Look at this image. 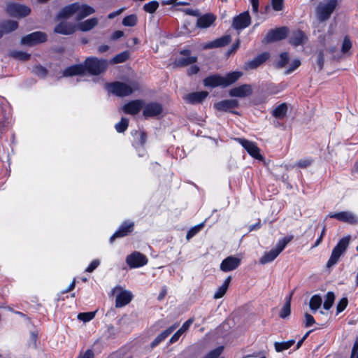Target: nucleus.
<instances>
[{
	"label": "nucleus",
	"instance_id": "1",
	"mask_svg": "<svg viewBox=\"0 0 358 358\" xmlns=\"http://www.w3.org/2000/svg\"><path fill=\"white\" fill-rule=\"evenodd\" d=\"M242 76L243 73L241 71H233L224 76L215 74L205 78L203 84L206 87H216L220 86L227 87L237 81Z\"/></svg>",
	"mask_w": 358,
	"mask_h": 358
},
{
	"label": "nucleus",
	"instance_id": "2",
	"mask_svg": "<svg viewBox=\"0 0 358 358\" xmlns=\"http://www.w3.org/2000/svg\"><path fill=\"white\" fill-rule=\"evenodd\" d=\"M108 92L117 96L123 97L130 95L134 91L138 89V83L131 82L129 83L122 82H114L106 85Z\"/></svg>",
	"mask_w": 358,
	"mask_h": 358
},
{
	"label": "nucleus",
	"instance_id": "3",
	"mask_svg": "<svg viewBox=\"0 0 358 358\" xmlns=\"http://www.w3.org/2000/svg\"><path fill=\"white\" fill-rule=\"evenodd\" d=\"M350 236L343 237L333 248L330 257L327 262V267L331 268L336 265L346 252L350 242Z\"/></svg>",
	"mask_w": 358,
	"mask_h": 358
},
{
	"label": "nucleus",
	"instance_id": "4",
	"mask_svg": "<svg viewBox=\"0 0 358 358\" xmlns=\"http://www.w3.org/2000/svg\"><path fill=\"white\" fill-rule=\"evenodd\" d=\"M292 236H289L285 237L279 240L275 248L272 249L269 252H265L264 255L260 258V264H266L273 261L285 249L286 245L292 241Z\"/></svg>",
	"mask_w": 358,
	"mask_h": 358
},
{
	"label": "nucleus",
	"instance_id": "5",
	"mask_svg": "<svg viewBox=\"0 0 358 358\" xmlns=\"http://www.w3.org/2000/svg\"><path fill=\"white\" fill-rule=\"evenodd\" d=\"M337 3V0H323L321 1L316 8V15L318 20L321 22L327 20L334 11Z\"/></svg>",
	"mask_w": 358,
	"mask_h": 358
},
{
	"label": "nucleus",
	"instance_id": "6",
	"mask_svg": "<svg viewBox=\"0 0 358 358\" xmlns=\"http://www.w3.org/2000/svg\"><path fill=\"white\" fill-rule=\"evenodd\" d=\"M111 294L115 296V307L122 308L129 304L134 298L132 292L120 285L115 286Z\"/></svg>",
	"mask_w": 358,
	"mask_h": 358
},
{
	"label": "nucleus",
	"instance_id": "7",
	"mask_svg": "<svg viewBox=\"0 0 358 358\" xmlns=\"http://www.w3.org/2000/svg\"><path fill=\"white\" fill-rule=\"evenodd\" d=\"M108 66V62L106 59L96 57H88L85 62V70L93 75H99L103 72Z\"/></svg>",
	"mask_w": 358,
	"mask_h": 358
},
{
	"label": "nucleus",
	"instance_id": "8",
	"mask_svg": "<svg viewBox=\"0 0 358 358\" xmlns=\"http://www.w3.org/2000/svg\"><path fill=\"white\" fill-rule=\"evenodd\" d=\"M235 140L243 147L251 157L258 160L263 159V157L260 154V150L256 143L241 138H237Z\"/></svg>",
	"mask_w": 358,
	"mask_h": 358
},
{
	"label": "nucleus",
	"instance_id": "9",
	"mask_svg": "<svg viewBox=\"0 0 358 358\" xmlns=\"http://www.w3.org/2000/svg\"><path fill=\"white\" fill-rule=\"evenodd\" d=\"M47 40V35L42 31H35L23 36L21 39V44L28 46H33L43 43Z\"/></svg>",
	"mask_w": 358,
	"mask_h": 358
},
{
	"label": "nucleus",
	"instance_id": "10",
	"mask_svg": "<svg viewBox=\"0 0 358 358\" xmlns=\"http://www.w3.org/2000/svg\"><path fill=\"white\" fill-rule=\"evenodd\" d=\"M329 218H335L338 221L350 224H358V216L350 211H342L338 213H329L327 215Z\"/></svg>",
	"mask_w": 358,
	"mask_h": 358
},
{
	"label": "nucleus",
	"instance_id": "11",
	"mask_svg": "<svg viewBox=\"0 0 358 358\" xmlns=\"http://www.w3.org/2000/svg\"><path fill=\"white\" fill-rule=\"evenodd\" d=\"M7 12L13 17H24L30 13L31 9L25 5L12 3L7 6Z\"/></svg>",
	"mask_w": 358,
	"mask_h": 358
},
{
	"label": "nucleus",
	"instance_id": "12",
	"mask_svg": "<svg viewBox=\"0 0 358 358\" xmlns=\"http://www.w3.org/2000/svg\"><path fill=\"white\" fill-rule=\"evenodd\" d=\"M288 29L287 27H282L271 29L264 38V42L271 43L280 41L286 38Z\"/></svg>",
	"mask_w": 358,
	"mask_h": 358
},
{
	"label": "nucleus",
	"instance_id": "13",
	"mask_svg": "<svg viewBox=\"0 0 358 358\" xmlns=\"http://www.w3.org/2000/svg\"><path fill=\"white\" fill-rule=\"evenodd\" d=\"M74 6L76 20L78 21L87 17L95 12L94 8L85 3L76 2L74 3Z\"/></svg>",
	"mask_w": 358,
	"mask_h": 358
},
{
	"label": "nucleus",
	"instance_id": "14",
	"mask_svg": "<svg viewBox=\"0 0 358 358\" xmlns=\"http://www.w3.org/2000/svg\"><path fill=\"white\" fill-rule=\"evenodd\" d=\"M126 262L131 268H138L145 265L148 259L143 254L134 252L127 256Z\"/></svg>",
	"mask_w": 358,
	"mask_h": 358
},
{
	"label": "nucleus",
	"instance_id": "15",
	"mask_svg": "<svg viewBox=\"0 0 358 358\" xmlns=\"http://www.w3.org/2000/svg\"><path fill=\"white\" fill-rule=\"evenodd\" d=\"M251 22V18L248 11L243 12L235 17L232 26L236 29H243L248 27Z\"/></svg>",
	"mask_w": 358,
	"mask_h": 358
},
{
	"label": "nucleus",
	"instance_id": "16",
	"mask_svg": "<svg viewBox=\"0 0 358 358\" xmlns=\"http://www.w3.org/2000/svg\"><path fill=\"white\" fill-rule=\"evenodd\" d=\"M241 262V259L240 258L229 256L222 262L220 269L224 272L234 271L239 266Z\"/></svg>",
	"mask_w": 358,
	"mask_h": 358
},
{
	"label": "nucleus",
	"instance_id": "17",
	"mask_svg": "<svg viewBox=\"0 0 358 358\" xmlns=\"http://www.w3.org/2000/svg\"><path fill=\"white\" fill-rule=\"evenodd\" d=\"M134 224L133 222L125 221L124 222L118 230L110 237V241L113 243L117 238L124 237L127 236L134 229Z\"/></svg>",
	"mask_w": 358,
	"mask_h": 358
},
{
	"label": "nucleus",
	"instance_id": "18",
	"mask_svg": "<svg viewBox=\"0 0 358 358\" xmlns=\"http://www.w3.org/2000/svg\"><path fill=\"white\" fill-rule=\"evenodd\" d=\"M180 54L182 55L184 57H181L176 59L174 63L173 66L176 67H182V66H186L187 65L194 64L196 62V57H190V51L189 50H184L180 52Z\"/></svg>",
	"mask_w": 358,
	"mask_h": 358
},
{
	"label": "nucleus",
	"instance_id": "19",
	"mask_svg": "<svg viewBox=\"0 0 358 358\" xmlns=\"http://www.w3.org/2000/svg\"><path fill=\"white\" fill-rule=\"evenodd\" d=\"M216 16L213 13H206L199 15L196 23V27L199 29L210 27L215 21Z\"/></svg>",
	"mask_w": 358,
	"mask_h": 358
},
{
	"label": "nucleus",
	"instance_id": "20",
	"mask_svg": "<svg viewBox=\"0 0 358 358\" xmlns=\"http://www.w3.org/2000/svg\"><path fill=\"white\" fill-rule=\"evenodd\" d=\"M229 94L231 96L245 97L252 94V87L250 85L244 84L231 89Z\"/></svg>",
	"mask_w": 358,
	"mask_h": 358
},
{
	"label": "nucleus",
	"instance_id": "21",
	"mask_svg": "<svg viewBox=\"0 0 358 358\" xmlns=\"http://www.w3.org/2000/svg\"><path fill=\"white\" fill-rule=\"evenodd\" d=\"M144 103L142 100H134L122 107V110L124 113L130 115L137 114L143 108Z\"/></svg>",
	"mask_w": 358,
	"mask_h": 358
},
{
	"label": "nucleus",
	"instance_id": "22",
	"mask_svg": "<svg viewBox=\"0 0 358 358\" xmlns=\"http://www.w3.org/2000/svg\"><path fill=\"white\" fill-rule=\"evenodd\" d=\"M162 112V106L159 103H150L145 106L143 115L146 117L159 115Z\"/></svg>",
	"mask_w": 358,
	"mask_h": 358
},
{
	"label": "nucleus",
	"instance_id": "23",
	"mask_svg": "<svg viewBox=\"0 0 358 358\" xmlns=\"http://www.w3.org/2000/svg\"><path fill=\"white\" fill-rule=\"evenodd\" d=\"M207 92H197L187 94L184 96L183 99L189 103H197L201 102L208 96Z\"/></svg>",
	"mask_w": 358,
	"mask_h": 358
},
{
	"label": "nucleus",
	"instance_id": "24",
	"mask_svg": "<svg viewBox=\"0 0 358 358\" xmlns=\"http://www.w3.org/2000/svg\"><path fill=\"white\" fill-rule=\"evenodd\" d=\"M76 30L75 26L70 22H61L55 27V32L64 35L73 34Z\"/></svg>",
	"mask_w": 358,
	"mask_h": 358
},
{
	"label": "nucleus",
	"instance_id": "25",
	"mask_svg": "<svg viewBox=\"0 0 358 358\" xmlns=\"http://www.w3.org/2000/svg\"><path fill=\"white\" fill-rule=\"evenodd\" d=\"M269 58V53L263 52L245 64L246 69H254L259 66Z\"/></svg>",
	"mask_w": 358,
	"mask_h": 358
},
{
	"label": "nucleus",
	"instance_id": "26",
	"mask_svg": "<svg viewBox=\"0 0 358 358\" xmlns=\"http://www.w3.org/2000/svg\"><path fill=\"white\" fill-rule=\"evenodd\" d=\"M231 41V36L229 35H225L220 38H218L213 41L206 43L204 45V48L210 49L215 48L224 47L229 44Z\"/></svg>",
	"mask_w": 358,
	"mask_h": 358
},
{
	"label": "nucleus",
	"instance_id": "27",
	"mask_svg": "<svg viewBox=\"0 0 358 358\" xmlns=\"http://www.w3.org/2000/svg\"><path fill=\"white\" fill-rule=\"evenodd\" d=\"M306 36L301 30L293 31L290 36V43L294 46L303 45L306 42Z\"/></svg>",
	"mask_w": 358,
	"mask_h": 358
},
{
	"label": "nucleus",
	"instance_id": "28",
	"mask_svg": "<svg viewBox=\"0 0 358 358\" xmlns=\"http://www.w3.org/2000/svg\"><path fill=\"white\" fill-rule=\"evenodd\" d=\"M238 101L235 99H228L219 101L215 104L217 110L227 111L231 108L237 107Z\"/></svg>",
	"mask_w": 358,
	"mask_h": 358
},
{
	"label": "nucleus",
	"instance_id": "29",
	"mask_svg": "<svg viewBox=\"0 0 358 358\" xmlns=\"http://www.w3.org/2000/svg\"><path fill=\"white\" fill-rule=\"evenodd\" d=\"M85 73V67L82 64H77L69 66L63 71V76L69 77L80 75Z\"/></svg>",
	"mask_w": 358,
	"mask_h": 358
},
{
	"label": "nucleus",
	"instance_id": "30",
	"mask_svg": "<svg viewBox=\"0 0 358 358\" xmlns=\"http://www.w3.org/2000/svg\"><path fill=\"white\" fill-rule=\"evenodd\" d=\"M98 19L92 17L80 22L78 24V29L82 31H88L98 24Z\"/></svg>",
	"mask_w": 358,
	"mask_h": 358
},
{
	"label": "nucleus",
	"instance_id": "31",
	"mask_svg": "<svg viewBox=\"0 0 358 358\" xmlns=\"http://www.w3.org/2000/svg\"><path fill=\"white\" fill-rule=\"evenodd\" d=\"M193 322L192 319L187 320L182 326L172 336L170 339V343H173L176 342L179 338L189 328Z\"/></svg>",
	"mask_w": 358,
	"mask_h": 358
},
{
	"label": "nucleus",
	"instance_id": "32",
	"mask_svg": "<svg viewBox=\"0 0 358 358\" xmlns=\"http://www.w3.org/2000/svg\"><path fill=\"white\" fill-rule=\"evenodd\" d=\"M74 7V3L65 6L58 13L57 18L59 20L75 15Z\"/></svg>",
	"mask_w": 358,
	"mask_h": 358
},
{
	"label": "nucleus",
	"instance_id": "33",
	"mask_svg": "<svg viewBox=\"0 0 358 358\" xmlns=\"http://www.w3.org/2000/svg\"><path fill=\"white\" fill-rule=\"evenodd\" d=\"M287 108L288 107L287 103H282L278 106L275 109H273L271 112V114L275 118L282 119L287 114Z\"/></svg>",
	"mask_w": 358,
	"mask_h": 358
},
{
	"label": "nucleus",
	"instance_id": "34",
	"mask_svg": "<svg viewBox=\"0 0 358 358\" xmlns=\"http://www.w3.org/2000/svg\"><path fill=\"white\" fill-rule=\"evenodd\" d=\"M231 278L230 276L227 277L223 284L217 288L216 292L214 294V299H218L222 298L227 291L229 283L231 282Z\"/></svg>",
	"mask_w": 358,
	"mask_h": 358
},
{
	"label": "nucleus",
	"instance_id": "35",
	"mask_svg": "<svg viewBox=\"0 0 358 358\" xmlns=\"http://www.w3.org/2000/svg\"><path fill=\"white\" fill-rule=\"evenodd\" d=\"M295 343L294 340H289L284 342H275L274 343L275 350L277 352H282L291 348Z\"/></svg>",
	"mask_w": 358,
	"mask_h": 358
},
{
	"label": "nucleus",
	"instance_id": "36",
	"mask_svg": "<svg viewBox=\"0 0 358 358\" xmlns=\"http://www.w3.org/2000/svg\"><path fill=\"white\" fill-rule=\"evenodd\" d=\"M293 292H292L286 298V301L280 311V316L282 318H285L290 314V303L292 296Z\"/></svg>",
	"mask_w": 358,
	"mask_h": 358
},
{
	"label": "nucleus",
	"instance_id": "37",
	"mask_svg": "<svg viewBox=\"0 0 358 358\" xmlns=\"http://www.w3.org/2000/svg\"><path fill=\"white\" fill-rule=\"evenodd\" d=\"M17 22L14 20H7L3 22L1 25V28L5 33H9L17 28Z\"/></svg>",
	"mask_w": 358,
	"mask_h": 358
},
{
	"label": "nucleus",
	"instance_id": "38",
	"mask_svg": "<svg viewBox=\"0 0 358 358\" xmlns=\"http://www.w3.org/2000/svg\"><path fill=\"white\" fill-rule=\"evenodd\" d=\"M322 298L319 295H314L310 300V308L315 312L322 305Z\"/></svg>",
	"mask_w": 358,
	"mask_h": 358
},
{
	"label": "nucleus",
	"instance_id": "39",
	"mask_svg": "<svg viewBox=\"0 0 358 358\" xmlns=\"http://www.w3.org/2000/svg\"><path fill=\"white\" fill-rule=\"evenodd\" d=\"M138 17L135 14L126 16L122 20V24L125 27H134L137 23Z\"/></svg>",
	"mask_w": 358,
	"mask_h": 358
},
{
	"label": "nucleus",
	"instance_id": "40",
	"mask_svg": "<svg viewBox=\"0 0 358 358\" xmlns=\"http://www.w3.org/2000/svg\"><path fill=\"white\" fill-rule=\"evenodd\" d=\"M335 300V295L333 292H329L325 296V300L323 304V307L326 310H329L331 308Z\"/></svg>",
	"mask_w": 358,
	"mask_h": 358
},
{
	"label": "nucleus",
	"instance_id": "41",
	"mask_svg": "<svg viewBox=\"0 0 358 358\" xmlns=\"http://www.w3.org/2000/svg\"><path fill=\"white\" fill-rule=\"evenodd\" d=\"M10 55L12 57L22 61H27L30 58L29 54L22 51H13Z\"/></svg>",
	"mask_w": 358,
	"mask_h": 358
},
{
	"label": "nucleus",
	"instance_id": "42",
	"mask_svg": "<svg viewBox=\"0 0 358 358\" xmlns=\"http://www.w3.org/2000/svg\"><path fill=\"white\" fill-rule=\"evenodd\" d=\"M129 54L128 51H124L120 54H117L112 59L113 64H119L125 62L129 58Z\"/></svg>",
	"mask_w": 358,
	"mask_h": 358
},
{
	"label": "nucleus",
	"instance_id": "43",
	"mask_svg": "<svg viewBox=\"0 0 358 358\" xmlns=\"http://www.w3.org/2000/svg\"><path fill=\"white\" fill-rule=\"evenodd\" d=\"M159 7V3L157 1H152L143 6V10L148 13H153Z\"/></svg>",
	"mask_w": 358,
	"mask_h": 358
},
{
	"label": "nucleus",
	"instance_id": "44",
	"mask_svg": "<svg viewBox=\"0 0 358 358\" xmlns=\"http://www.w3.org/2000/svg\"><path fill=\"white\" fill-rule=\"evenodd\" d=\"M128 124L129 120L125 117H122L120 122L115 125V128L117 132H124L127 129Z\"/></svg>",
	"mask_w": 358,
	"mask_h": 358
},
{
	"label": "nucleus",
	"instance_id": "45",
	"mask_svg": "<svg viewBox=\"0 0 358 358\" xmlns=\"http://www.w3.org/2000/svg\"><path fill=\"white\" fill-rule=\"evenodd\" d=\"M95 316V312L81 313L78 315V318L85 322L92 320Z\"/></svg>",
	"mask_w": 358,
	"mask_h": 358
},
{
	"label": "nucleus",
	"instance_id": "46",
	"mask_svg": "<svg viewBox=\"0 0 358 358\" xmlns=\"http://www.w3.org/2000/svg\"><path fill=\"white\" fill-rule=\"evenodd\" d=\"M203 227V224H199L196 226L192 227L190 230L188 231L186 238L187 240L191 239L193 236H194Z\"/></svg>",
	"mask_w": 358,
	"mask_h": 358
},
{
	"label": "nucleus",
	"instance_id": "47",
	"mask_svg": "<svg viewBox=\"0 0 358 358\" xmlns=\"http://www.w3.org/2000/svg\"><path fill=\"white\" fill-rule=\"evenodd\" d=\"M222 351L223 347L217 348L211 350L209 353H208L204 358H220V356Z\"/></svg>",
	"mask_w": 358,
	"mask_h": 358
},
{
	"label": "nucleus",
	"instance_id": "48",
	"mask_svg": "<svg viewBox=\"0 0 358 358\" xmlns=\"http://www.w3.org/2000/svg\"><path fill=\"white\" fill-rule=\"evenodd\" d=\"M352 48V42L348 36L343 39L341 51L343 54H346Z\"/></svg>",
	"mask_w": 358,
	"mask_h": 358
},
{
	"label": "nucleus",
	"instance_id": "49",
	"mask_svg": "<svg viewBox=\"0 0 358 358\" xmlns=\"http://www.w3.org/2000/svg\"><path fill=\"white\" fill-rule=\"evenodd\" d=\"M289 60V55L287 52H282L280 55L279 60L277 63L278 67L282 68L285 66Z\"/></svg>",
	"mask_w": 358,
	"mask_h": 358
},
{
	"label": "nucleus",
	"instance_id": "50",
	"mask_svg": "<svg viewBox=\"0 0 358 358\" xmlns=\"http://www.w3.org/2000/svg\"><path fill=\"white\" fill-rule=\"evenodd\" d=\"M271 3L273 9L275 11H280L284 7L283 0H271Z\"/></svg>",
	"mask_w": 358,
	"mask_h": 358
},
{
	"label": "nucleus",
	"instance_id": "51",
	"mask_svg": "<svg viewBox=\"0 0 358 358\" xmlns=\"http://www.w3.org/2000/svg\"><path fill=\"white\" fill-rule=\"evenodd\" d=\"M312 160L310 158L301 159L295 164L294 166L304 169L310 166Z\"/></svg>",
	"mask_w": 358,
	"mask_h": 358
},
{
	"label": "nucleus",
	"instance_id": "52",
	"mask_svg": "<svg viewBox=\"0 0 358 358\" xmlns=\"http://www.w3.org/2000/svg\"><path fill=\"white\" fill-rule=\"evenodd\" d=\"M178 327V324H175L172 325L171 327H169L167 329L164 331L162 333H161L158 336L161 338V340L162 341L168 336H169Z\"/></svg>",
	"mask_w": 358,
	"mask_h": 358
},
{
	"label": "nucleus",
	"instance_id": "53",
	"mask_svg": "<svg viewBox=\"0 0 358 358\" xmlns=\"http://www.w3.org/2000/svg\"><path fill=\"white\" fill-rule=\"evenodd\" d=\"M33 71L36 75L42 78L45 77L47 74V70L41 66H35Z\"/></svg>",
	"mask_w": 358,
	"mask_h": 358
},
{
	"label": "nucleus",
	"instance_id": "54",
	"mask_svg": "<svg viewBox=\"0 0 358 358\" xmlns=\"http://www.w3.org/2000/svg\"><path fill=\"white\" fill-rule=\"evenodd\" d=\"M99 264H100V260L99 259H94L86 268L85 271L88 272V273H92V271H94L98 267V266Z\"/></svg>",
	"mask_w": 358,
	"mask_h": 358
},
{
	"label": "nucleus",
	"instance_id": "55",
	"mask_svg": "<svg viewBox=\"0 0 358 358\" xmlns=\"http://www.w3.org/2000/svg\"><path fill=\"white\" fill-rule=\"evenodd\" d=\"M324 64V52L322 50H320L317 53V64L320 70H322L323 69Z\"/></svg>",
	"mask_w": 358,
	"mask_h": 358
},
{
	"label": "nucleus",
	"instance_id": "56",
	"mask_svg": "<svg viewBox=\"0 0 358 358\" xmlns=\"http://www.w3.org/2000/svg\"><path fill=\"white\" fill-rule=\"evenodd\" d=\"M348 306V299L343 298L337 305V313H339L344 310Z\"/></svg>",
	"mask_w": 358,
	"mask_h": 358
},
{
	"label": "nucleus",
	"instance_id": "57",
	"mask_svg": "<svg viewBox=\"0 0 358 358\" xmlns=\"http://www.w3.org/2000/svg\"><path fill=\"white\" fill-rule=\"evenodd\" d=\"M350 358H358V337L356 338L352 348Z\"/></svg>",
	"mask_w": 358,
	"mask_h": 358
},
{
	"label": "nucleus",
	"instance_id": "58",
	"mask_svg": "<svg viewBox=\"0 0 358 358\" xmlns=\"http://www.w3.org/2000/svg\"><path fill=\"white\" fill-rule=\"evenodd\" d=\"M184 13L188 15L198 17L201 15L199 9L185 8L183 10Z\"/></svg>",
	"mask_w": 358,
	"mask_h": 358
},
{
	"label": "nucleus",
	"instance_id": "59",
	"mask_svg": "<svg viewBox=\"0 0 358 358\" xmlns=\"http://www.w3.org/2000/svg\"><path fill=\"white\" fill-rule=\"evenodd\" d=\"M315 322V319L311 315H310L308 313L305 314V325H306V327H310L313 324H314Z\"/></svg>",
	"mask_w": 358,
	"mask_h": 358
},
{
	"label": "nucleus",
	"instance_id": "60",
	"mask_svg": "<svg viewBox=\"0 0 358 358\" xmlns=\"http://www.w3.org/2000/svg\"><path fill=\"white\" fill-rule=\"evenodd\" d=\"M250 2L252 5V12L257 14L259 12V0H250Z\"/></svg>",
	"mask_w": 358,
	"mask_h": 358
},
{
	"label": "nucleus",
	"instance_id": "61",
	"mask_svg": "<svg viewBox=\"0 0 358 358\" xmlns=\"http://www.w3.org/2000/svg\"><path fill=\"white\" fill-rule=\"evenodd\" d=\"M78 358H94V352L92 350L89 349L83 354L80 353Z\"/></svg>",
	"mask_w": 358,
	"mask_h": 358
},
{
	"label": "nucleus",
	"instance_id": "62",
	"mask_svg": "<svg viewBox=\"0 0 358 358\" xmlns=\"http://www.w3.org/2000/svg\"><path fill=\"white\" fill-rule=\"evenodd\" d=\"M199 71V68L196 65L191 66L187 70L189 76L196 74Z\"/></svg>",
	"mask_w": 358,
	"mask_h": 358
},
{
	"label": "nucleus",
	"instance_id": "63",
	"mask_svg": "<svg viewBox=\"0 0 358 358\" xmlns=\"http://www.w3.org/2000/svg\"><path fill=\"white\" fill-rule=\"evenodd\" d=\"M124 36V32L120 30L115 31L111 36V39L113 41L117 40Z\"/></svg>",
	"mask_w": 358,
	"mask_h": 358
},
{
	"label": "nucleus",
	"instance_id": "64",
	"mask_svg": "<svg viewBox=\"0 0 358 358\" xmlns=\"http://www.w3.org/2000/svg\"><path fill=\"white\" fill-rule=\"evenodd\" d=\"M301 65V62L299 59H295L292 62V66L290 69H289L287 72V73H291L292 71H294L296 69H297Z\"/></svg>",
	"mask_w": 358,
	"mask_h": 358
}]
</instances>
